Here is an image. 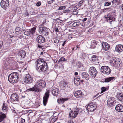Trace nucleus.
<instances>
[{"label": "nucleus", "instance_id": "1", "mask_svg": "<svg viewBox=\"0 0 123 123\" xmlns=\"http://www.w3.org/2000/svg\"><path fill=\"white\" fill-rule=\"evenodd\" d=\"M35 68L37 71L40 73H42L47 70L48 67L46 62L40 58L38 59L35 62Z\"/></svg>", "mask_w": 123, "mask_h": 123}, {"label": "nucleus", "instance_id": "2", "mask_svg": "<svg viewBox=\"0 0 123 123\" xmlns=\"http://www.w3.org/2000/svg\"><path fill=\"white\" fill-rule=\"evenodd\" d=\"M46 86V83L45 81L42 79L37 81L36 85L33 87L30 88L28 90L30 91L39 92L40 91V88H44Z\"/></svg>", "mask_w": 123, "mask_h": 123}, {"label": "nucleus", "instance_id": "3", "mask_svg": "<svg viewBox=\"0 0 123 123\" xmlns=\"http://www.w3.org/2000/svg\"><path fill=\"white\" fill-rule=\"evenodd\" d=\"M19 75V74L17 72H14L11 73L8 76V81L12 83L17 82L18 80Z\"/></svg>", "mask_w": 123, "mask_h": 123}, {"label": "nucleus", "instance_id": "4", "mask_svg": "<svg viewBox=\"0 0 123 123\" xmlns=\"http://www.w3.org/2000/svg\"><path fill=\"white\" fill-rule=\"evenodd\" d=\"M116 11L115 10H114L113 12L109 13L107 15V16L105 17V19H106L107 21L110 24H112V22L114 21L116 19L115 18Z\"/></svg>", "mask_w": 123, "mask_h": 123}, {"label": "nucleus", "instance_id": "5", "mask_svg": "<svg viewBox=\"0 0 123 123\" xmlns=\"http://www.w3.org/2000/svg\"><path fill=\"white\" fill-rule=\"evenodd\" d=\"M120 61V59L113 57L111 60L110 63L111 66L114 68H118L121 64Z\"/></svg>", "mask_w": 123, "mask_h": 123}, {"label": "nucleus", "instance_id": "6", "mask_svg": "<svg viewBox=\"0 0 123 123\" xmlns=\"http://www.w3.org/2000/svg\"><path fill=\"white\" fill-rule=\"evenodd\" d=\"M82 109L80 108H77L75 109L74 111H71L69 113V115L70 117H71L73 119L76 117L78 114H80L82 111Z\"/></svg>", "mask_w": 123, "mask_h": 123}, {"label": "nucleus", "instance_id": "7", "mask_svg": "<svg viewBox=\"0 0 123 123\" xmlns=\"http://www.w3.org/2000/svg\"><path fill=\"white\" fill-rule=\"evenodd\" d=\"M97 106L96 103H91L87 106L86 109L88 111H93L96 109Z\"/></svg>", "mask_w": 123, "mask_h": 123}, {"label": "nucleus", "instance_id": "8", "mask_svg": "<svg viewBox=\"0 0 123 123\" xmlns=\"http://www.w3.org/2000/svg\"><path fill=\"white\" fill-rule=\"evenodd\" d=\"M48 30V29L45 27H39L38 31L40 34L46 36L49 34Z\"/></svg>", "mask_w": 123, "mask_h": 123}, {"label": "nucleus", "instance_id": "9", "mask_svg": "<svg viewBox=\"0 0 123 123\" xmlns=\"http://www.w3.org/2000/svg\"><path fill=\"white\" fill-rule=\"evenodd\" d=\"M116 101L114 97H110L107 100V106L109 107H112L116 105Z\"/></svg>", "mask_w": 123, "mask_h": 123}, {"label": "nucleus", "instance_id": "10", "mask_svg": "<svg viewBox=\"0 0 123 123\" xmlns=\"http://www.w3.org/2000/svg\"><path fill=\"white\" fill-rule=\"evenodd\" d=\"M100 71L102 73L107 74H109L111 72V69L109 67L105 66L101 67Z\"/></svg>", "mask_w": 123, "mask_h": 123}, {"label": "nucleus", "instance_id": "11", "mask_svg": "<svg viewBox=\"0 0 123 123\" xmlns=\"http://www.w3.org/2000/svg\"><path fill=\"white\" fill-rule=\"evenodd\" d=\"M89 73L90 75L92 77L95 78L97 73V72L94 67H92L90 68Z\"/></svg>", "mask_w": 123, "mask_h": 123}, {"label": "nucleus", "instance_id": "12", "mask_svg": "<svg viewBox=\"0 0 123 123\" xmlns=\"http://www.w3.org/2000/svg\"><path fill=\"white\" fill-rule=\"evenodd\" d=\"M49 91L47 90L44 94L43 97V103L44 106H45L47 104L49 97Z\"/></svg>", "mask_w": 123, "mask_h": 123}, {"label": "nucleus", "instance_id": "13", "mask_svg": "<svg viewBox=\"0 0 123 123\" xmlns=\"http://www.w3.org/2000/svg\"><path fill=\"white\" fill-rule=\"evenodd\" d=\"M10 99L11 101L13 102L17 103L19 100L18 95L16 93H13L11 95Z\"/></svg>", "mask_w": 123, "mask_h": 123}, {"label": "nucleus", "instance_id": "14", "mask_svg": "<svg viewBox=\"0 0 123 123\" xmlns=\"http://www.w3.org/2000/svg\"><path fill=\"white\" fill-rule=\"evenodd\" d=\"M36 28V27H34L31 29L27 30L24 32V34L25 35L27 36H30L31 34H33L35 33Z\"/></svg>", "mask_w": 123, "mask_h": 123}, {"label": "nucleus", "instance_id": "15", "mask_svg": "<svg viewBox=\"0 0 123 123\" xmlns=\"http://www.w3.org/2000/svg\"><path fill=\"white\" fill-rule=\"evenodd\" d=\"M9 3L8 0H2L0 2L1 7L6 9L8 6Z\"/></svg>", "mask_w": 123, "mask_h": 123}, {"label": "nucleus", "instance_id": "16", "mask_svg": "<svg viewBox=\"0 0 123 123\" xmlns=\"http://www.w3.org/2000/svg\"><path fill=\"white\" fill-rule=\"evenodd\" d=\"M24 79V81L26 83H31L33 81V79L29 74H26Z\"/></svg>", "mask_w": 123, "mask_h": 123}, {"label": "nucleus", "instance_id": "17", "mask_svg": "<svg viewBox=\"0 0 123 123\" xmlns=\"http://www.w3.org/2000/svg\"><path fill=\"white\" fill-rule=\"evenodd\" d=\"M45 39L43 36L42 35L38 36L37 38V42L41 43L44 42Z\"/></svg>", "mask_w": 123, "mask_h": 123}, {"label": "nucleus", "instance_id": "18", "mask_svg": "<svg viewBox=\"0 0 123 123\" xmlns=\"http://www.w3.org/2000/svg\"><path fill=\"white\" fill-rule=\"evenodd\" d=\"M90 60L92 63L95 64H97V63H99L98 59L97 58V56L96 55H94L92 56Z\"/></svg>", "mask_w": 123, "mask_h": 123}, {"label": "nucleus", "instance_id": "19", "mask_svg": "<svg viewBox=\"0 0 123 123\" xmlns=\"http://www.w3.org/2000/svg\"><path fill=\"white\" fill-rule=\"evenodd\" d=\"M116 50L118 52H121L123 51V45L119 44L116 45L115 47Z\"/></svg>", "mask_w": 123, "mask_h": 123}, {"label": "nucleus", "instance_id": "20", "mask_svg": "<svg viewBox=\"0 0 123 123\" xmlns=\"http://www.w3.org/2000/svg\"><path fill=\"white\" fill-rule=\"evenodd\" d=\"M102 47L103 50L107 51L109 49L110 46L107 43L104 42L103 43Z\"/></svg>", "mask_w": 123, "mask_h": 123}, {"label": "nucleus", "instance_id": "21", "mask_svg": "<svg viewBox=\"0 0 123 123\" xmlns=\"http://www.w3.org/2000/svg\"><path fill=\"white\" fill-rule=\"evenodd\" d=\"M115 109L118 112H122L123 111V106L120 104L117 105L115 107Z\"/></svg>", "mask_w": 123, "mask_h": 123}, {"label": "nucleus", "instance_id": "22", "mask_svg": "<svg viewBox=\"0 0 123 123\" xmlns=\"http://www.w3.org/2000/svg\"><path fill=\"white\" fill-rule=\"evenodd\" d=\"M83 95L80 90L76 91L74 94L75 96L77 98H81L83 96Z\"/></svg>", "mask_w": 123, "mask_h": 123}, {"label": "nucleus", "instance_id": "23", "mask_svg": "<svg viewBox=\"0 0 123 123\" xmlns=\"http://www.w3.org/2000/svg\"><path fill=\"white\" fill-rule=\"evenodd\" d=\"M68 98H61L60 99H58L57 101L59 104H63L64 102L68 100Z\"/></svg>", "mask_w": 123, "mask_h": 123}, {"label": "nucleus", "instance_id": "24", "mask_svg": "<svg viewBox=\"0 0 123 123\" xmlns=\"http://www.w3.org/2000/svg\"><path fill=\"white\" fill-rule=\"evenodd\" d=\"M82 78H85L86 80H88L89 79V75L86 72H83L82 73Z\"/></svg>", "mask_w": 123, "mask_h": 123}, {"label": "nucleus", "instance_id": "25", "mask_svg": "<svg viewBox=\"0 0 123 123\" xmlns=\"http://www.w3.org/2000/svg\"><path fill=\"white\" fill-rule=\"evenodd\" d=\"M6 117V116L5 114L1 112L0 113V122L3 120Z\"/></svg>", "mask_w": 123, "mask_h": 123}, {"label": "nucleus", "instance_id": "26", "mask_svg": "<svg viewBox=\"0 0 123 123\" xmlns=\"http://www.w3.org/2000/svg\"><path fill=\"white\" fill-rule=\"evenodd\" d=\"M117 97L119 100L123 102V94L121 93L117 94Z\"/></svg>", "mask_w": 123, "mask_h": 123}, {"label": "nucleus", "instance_id": "27", "mask_svg": "<svg viewBox=\"0 0 123 123\" xmlns=\"http://www.w3.org/2000/svg\"><path fill=\"white\" fill-rule=\"evenodd\" d=\"M115 77H109L106 78L105 79V82H108L111 80L114 79Z\"/></svg>", "mask_w": 123, "mask_h": 123}, {"label": "nucleus", "instance_id": "28", "mask_svg": "<svg viewBox=\"0 0 123 123\" xmlns=\"http://www.w3.org/2000/svg\"><path fill=\"white\" fill-rule=\"evenodd\" d=\"M19 54L22 58H24L26 54L24 50H21L19 53Z\"/></svg>", "mask_w": 123, "mask_h": 123}, {"label": "nucleus", "instance_id": "29", "mask_svg": "<svg viewBox=\"0 0 123 123\" xmlns=\"http://www.w3.org/2000/svg\"><path fill=\"white\" fill-rule=\"evenodd\" d=\"M15 33L17 34H18L21 32L20 28L19 27H16L15 30Z\"/></svg>", "mask_w": 123, "mask_h": 123}, {"label": "nucleus", "instance_id": "30", "mask_svg": "<svg viewBox=\"0 0 123 123\" xmlns=\"http://www.w3.org/2000/svg\"><path fill=\"white\" fill-rule=\"evenodd\" d=\"M86 56L87 55L85 53H83L82 54V56L80 57L81 59L84 61L86 60Z\"/></svg>", "mask_w": 123, "mask_h": 123}, {"label": "nucleus", "instance_id": "31", "mask_svg": "<svg viewBox=\"0 0 123 123\" xmlns=\"http://www.w3.org/2000/svg\"><path fill=\"white\" fill-rule=\"evenodd\" d=\"M7 106H6V104L4 103L2 106V109L4 112H6L7 110Z\"/></svg>", "mask_w": 123, "mask_h": 123}, {"label": "nucleus", "instance_id": "32", "mask_svg": "<svg viewBox=\"0 0 123 123\" xmlns=\"http://www.w3.org/2000/svg\"><path fill=\"white\" fill-rule=\"evenodd\" d=\"M74 84L78 86L80 84V80H77L76 79H74Z\"/></svg>", "mask_w": 123, "mask_h": 123}, {"label": "nucleus", "instance_id": "33", "mask_svg": "<svg viewBox=\"0 0 123 123\" xmlns=\"http://www.w3.org/2000/svg\"><path fill=\"white\" fill-rule=\"evenodd\" d=\"M58 90L55 89H53L52 90L51 92L54 96H56L58 94Z\"/></svg>", "mask_w": 123, "mask_h": 123}, {"label": "nucleus", "instance_id": "34", "mask_svg": "<svg viewBox=\"0 0 123 123\" xmlns=\"http://www.w3.org/2000/svg\"><path fill=\"white\" fill-rule=\"evenodd\" d=\"M76 65L78 68H80L82 67L83 64L81 62H78L77 63Z\"/></svg>", "mask_w": 123, "mask_h": 123}, {"label": "nucleus", "instance_id": "35", "mask_svg": "<svg viewBox=\"0 0 123 123\" xmlns=\"http://www.w3.org/2000/svg\"><path fill=\"white\" fill-rule=\"evenodd\" d=\"M67 86V84L65 82H63L61 83L60 87L62 88L65 87Z\"/></svg>", "mask_w": 123, "mask_h": 123}, {"label": "nucleus", "instance_id": "36", "mask_svg": "<svg viewBox=\"0 0 123 123\" xmlns=\"http://www.w3.org/2000/svg\"><path fill=\"white\" fill-rule=\"evenodd\" d=\"M112 3L113 4L117 3V5H119L120 4V0H113L112 1Z\"/></svg>", "mask_w": 123, "mask_h": 123}, {"label": "nucleus", "instance_id": "37", "mask_svg": "<svg viewBox=\"0 0 123 123\" xmlns=\"http://www.w3.org/2000/svg\"><path fill=\"white\" fill-rule=\"evenodd\" d=\"M92 45L93 46V47L95 48L97 46V43L95 41H93L92 42Z\"/></svg>", "mask_w": 123, "mask_h": 123}, {"label": "nucleus", "instance_id": "38", "mask_svg": "<svg viewBox=\"0 0 123 123\" xmlns=\"http://www.w3.org/2000/svg\"><path fill=\"white\" fill-rule=\"evenodd\" d=\"M80 22H74L72 25L74 27L79 26L80 24Z\"/></svg>", "mask_w": 123, "mask_h": 123}, {"label": "nucleus", "instance_id": "39", "mask_svg": "<svg viewBox=\"0 0 123 123\" xmlns=\"http://www.w3.org/2000/svg\"><path fill=\"white\" fill-rule=\"evenodd\" d=\"M101 92L100 93H102L106 91L107 90V88L105 87H102L101 88Z\"/></svg>", "mask_w": 123, "mask_h": 123}, {"label": "nucleus", "instance_id": "40", "mask_svg": "<svg viewBox=\"0 0 123 123\" xmlns=\"http://www.w3.org/2000/svg\"><path fill=\"white\" fill-rule=\"evenodd\" d=\"M111 4V2H105L104 3V6H108L110 5Z\"/></svg>", "mask_w": 123, "mask_h": 123}, {"label": "nucleus", "instance_id": "41", "mask_svg": "<svg viewBox=\"0 0 123 123\" xmlns=\"http://www.w3.org/2000/svg\"><path fill=\"white\" fill-rule=\"evenodd\" d=\"M26 95V94L25 93V91H23V92L21 94V96L22 97L24 98L25 97Z\"/></svg>", "mask_w": 123, "mask_h": 123}, {"label": "nucleus", "instance_id": "42", "mask_svg": "<svg viewBox=\"0 0 123 123\" xmlns=\"http://www.w3.org/2000/svg\"><path fill=\"white\" fill-rule=\"evenodd\" d=\"M65 7L64 6H62L60 7L58 9V10H61L65 9Z\"/></svg>", "mask_w": 123, "mask_h": 123}, {"label": "nucleus", "instance_id": "43", "mask_svg": "<svg viewBox=\"0 0 123 123\" xmlns=\"http://www.w3.org/2000/svg\"><path fill=\"white\" fill-rule=\"evenodd\" d=\"M110 8H104L103 10V11L104 12H109L110 10Z\"/></svg>", "mask_w": 123, "mask_h": 123}, {"label": "nucleus", "instance_id": "44", "mask_svg": "<svg viewBox=\"0 0 123 123\" xmlns=\"http://www.w3.org/2000/svg\"><path fill=\"white\" fill-rule=\"evenodd\" d=\"M67 60H65V58L64 57H61L59 59L58 61V62H62V61H67Z\"/></svg>", "mask_w": 123, "mask_h": 123}, {"label": "nucleus", "instance_id": "45", "mask_svg": "<svg viewBox=\"0 0 123 123\" xmlns=\"http://www.w3.org/2000/svg\"><path fill=\"white\" fill-rule=\"evenodd\" d=\"M19 123H25V119L21 118V120Z\"/></svg>", "mask_w": 123, "mask_h": 123}, {"label": "nucleus", "instance_id": "46", "mask_svg": "<svg viewBox=\"0 0 123 123\" xmlns=\"http://www.w3.org/2000/svg\"><path fill=\"white\" fill-rule=\"evenodd\" d=\"M41 5V3L40 1H38L36 5L38 6H39Z\"/></svg>", "mask_w": 123, "mask_h": 123}, {"label": "nucleus", "instance_id": "47", "mask_svg": "<svg viewBox=\"0 0 123 123\" xmlns=\"http://www.w3.org/2000/svg\"><path fill=\"white\" fill-rule=\"evenodd\" d=\"M54 42L55 43H57L59 42V41L58 39H56L54 40Z\"/></svg>", "mask_w": 123, "mask_h": 123}, {"label": "nucleus", "instance_id": "48", "mask_svg": "<svg viewBox=\"0 0 123 123\" xmlns=\"http://www.w3.org/2000/svg\"><path fill=\"white\" fill-rule=\"evenodd\" d=\"M25 31H26L25 29L23 27L21 30V32H24Z\"/></svg>", "mask_w": 123, "mask_h": 123}, {"label": "nucleus", "instance_id": "49", "mask_svg": "<svg viewBox=\"0 0 123 123\" xmlns=\"http://www.w3.org/2000/svg\"><path fill=\"white\" fill-rule=\"evenodd\" d=\"M92 31V29L91 28H90L89 29L87 33H89L90 32Z\"/></svg>", "mask_w": 123, "mask_h": 123}, {"label": "nucleus", "instance_id": "50", "mask_svg": "<svg viewBox=\"0 0 123 123\" xmlns=\"http://www.w3.org/2000/svg\"><path fill=\"white\" fill-rule=\"evenodd\" d=\"M74 79H76L77 80H80V77L78 76H76L75 78H74Z\"/></svg>", "mask_w": 123, "mask_h": 123}, {"label": "nucleus", "instance_id": "51", "mask_svg": "<svg viewBox=\"0 0 123 123\" xmlns=\"http://www.w3.org/2000/svg\"><path fill=\"white\" fill-rule=\"evenodd\" d=\"M3 44V42L2 41H0V49L1 48Z\"/></svg>", "mask_w": 123, "mask_h": 123}, {"label": "nucleus", "instance_id": "52", "mask_svg": "<svg viewBox=\"0 0 123 123\" xmlns=\"http://www.w3.org/2000/svg\"><path fill=\"white\" fill-rule=\"evenodd\" d=\"M83 1H81L79 2L78 4V5L79 6H81V4L83 3Z\"/></svg>", "mask_w": 123, "mask_h": 123}, {"label": "nucleus", "instance_id": "53", "mask_svg": "<svg viewBox=\"0 0 123 123\" xmlns=\"http://www.w3.org/2000/svg\"><path fill=\"white\" fill-rule=\"evenodd\" d=\"M24 15H25V16H28L29 15L28 12L26 11Z\"/></svg>", "mask_w": 123, "mask_h": 123}, {"label": "nucleus", "instance_id": "54", "mask_svg": "<svg viewBox=\"0 0 123 123\" xmlns=\"http://www.w3.org/2000/svg\"><path fill=\"white\" fill-rule=\"evenodd\" d=\"M55 31L56 32H58L59 31L58 30V28L57 27H56V28H55Z\"/></svg>", "mask_w": 123, "mask_h": 123}, {"label": "nucleus", "instance_id": "55", "mask_svg": "<svg viewBox=\"0 0 123 123\" xmlns=\"http://www.w3.org/2000/svg\"><path fill=\"white\" fill-rule=\"evenodd\" d=\"M68 123H74L73 121L71 120H70L68 121Z\"/></svg>", "mask_w": 123, "mask_h": 123}, {"label": "nucleus", "instance_id": "56", "mask_svg": "<svg viewBox=\"0 0 123 123\" xmlns=\"http://www.w3.org/2000/svg\"><path fill=\"white\" fill-rule=\"evenodd\" d=\"M23 91H25L24 90H23V89H19V91L20 92H23Z\"/></svg>", "mask_w": 123, "mask_h": 123}, {"label": "nucleus", "instance_id": "57", "mask_svg": "<svg viewBox=\"0 0 123 123\" xmlns=\"http://www.w3.org/2000/svg\"><path fill=\"white\" fill-rule=\"evenodd\" d=\"M87 19V18H85L84 19H83V20H82V21L83 22H85L86 21Z\"/></svg>", "mask_w": 123, "mask_h": 123}, {"label": "nucleus", "instance_id": "58", "mask_svg": "<svg viewBox=\"0 0 123 123\" xmlns=\"http://www.w3.org/2000/svg\"><path fill=\"white\" fill-rule=\"evenodd\" d=\"M66 41H65L63 43V44H62V46H64V45L66 44Z\"/></svg>", "mask_w": 123, "mask_h": 123}, {"label": "nucleus", "instance_id": "59", "mask_svg": "<svg viewBox=\"0 0 123 123\" xmlns=\"http://www.w3.org/2000/svg\"><path fill=\"white\" fill-rule=\"evenodd\" d=\"M48 3L49 4H50L52 3V2L51 1H48Z\"/></svg>", "mask_w": 123, "mask_h": 123}, {"label": "nucleus", "instance_id": "60", "mask_svg": "<svg viewBox=\"0 0 123 123\" xmlns=\"http://www.w3.org/2000/svg\"><path fill=\"white\" fill-rule=\"evenodd\" d=\"M78 73L77 72H75L74 73V75H78Z\"/></svg>", "mask_w": 123, "mask_h": 123}, {"label": "nucleus", "instance_id": "61", "mask_svg": "<svg viewBox=\"0 0 123 123\" xmlns=\"http://www.w3.org/2000/svg\"><path fill=\"white\" fill-rule=\"evenodd\" d=\"M38 46L39 48H41L42 47L39 44H38Z\"/></svg>", "mask_w": 123, "mask_h": 123}, {"label": "nucleus", "instance_id": "62", "mask_svg": "<svg viewBox=\"0 0 123 123\" xmlns=\"http://www.w3.org/2000/svg\"><path fill=\"white\" fill-rule=\"evenodd\" d=\"M74 9L75 10L77 9V7L75 6L74 7Z\"/></svg>", "mask_w": 123, "mask_h": 123}, {"label": "nucleus", "instance_id": "63", "mask_svg": "<svg viewBox=\"0 0 123 123\" xmlns=\"http://www.w3.org/2000/svg\"><path fill=\"white\" fill-rule=\"evenodd\" d=\"M43 52H41V55H43Z\"/></svg>", "mask_w": 123, "mask_h": 123}, {"label": "nucleus", "instance_id": "64", "mask_svg": "<svg viewBox=\"0 0 123 123\" xmlns=\"http://www.w3.org/2000/svg\"><path fill=\"white\" fill-rule=\"evenodd\" d=\"M122 9H123V6H122Z\"/></svg>", "mask_w": 123, "mask_h": 123}]
</instances>
